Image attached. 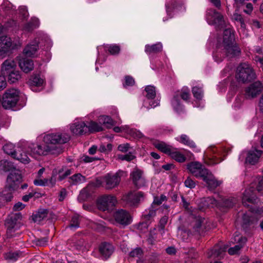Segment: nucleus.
<instances>
[{
    "instance_id": "21",
    "label": "nucleus",
    "mask_w": 263,
    "mask_h": 263,
    "mask_svg": "<svg viewBox=\"0 0 263 263\" xmlns=\"http://www.w3.org/2000/svg\"><path fill=\"white\" fill-rule=\"evenodd\" d=\"M224 46V52L227 57H233L237 55L240 52L239 48L233 44L231 43L223 44Z\"/></svg>"
},
{
    "instance_id": "53",
    "label": "nucleus",
    "mask_w": 263,
    "mask_h": 263,
    "mask_svg": "<svg viewBox=\"0 0 263 263\" xmlns=\"http://www.w3.org/2000/svg\"><path fill=\"white\" fill-rule=\"evenodd\" d=\"M69 227L73 230H74L79 227V220L78 216L74 215L72 217Z\"/></svg>"
},
{
    "instance_id": "45",
    "label": "nucleus",
    "mask_w": 263,
    "mask_h": 263,
    "mask_svg": "<svg viewBox=\"0 0 263 263\" xmlns=\"http://www.w3.org/2000/svg\"><path fill=\"white\" fill-rule=\"evenodd\" d=\"M178 236L183 241H186L189 239L192 232L186 229L179 228L178 230Z\"/></svg>"
},
{
    "instance_id": "30",
    "label": "nucleus",
    "mask_w": 263,
    "mask_h": 263,
    "mask_svg": "<svg viewBox=\"0 0 263 263\" xmlns=\"http://www.w3.org/2000/svg\"><path fill=\"white\" fill-rule=\"evenodd\" d=\"M234 40V35L233 30L228 28L224 29L223 35V44L231 43Z\"/></svg>"
},
{
    "instance_id": "39",
    "label": "nucleus",
    "mask_w": 263,
    "mask_h": 263,
    "mask_svg": "<svg viewBox=\"0 0 263 263\" xmlns=\"http://www.w3.org/2000/svg\"><path fill=\"white\" fill-rule=\"evenodd\" d=\"M3 149L6 154L11 156L13 158L15 155V152H17V149H15L14 145L11 143L5 144L3 147Z\"/></svg>"
},
{
    "instance_id": "34",
    "label": "nucleus",
    "mask_w": 263,
    "mask_h": 263,
    "mask_svg": "<svg viewBox=\"0 0 263 263\" xmlns=\"http://www.w3.org/2000/svg\"><path fill=\"white\" fill-rule=\"evenodd\" d=\"M98 121L100 124L105 125L108 128H111L116 124L115 122L110 117L107 116H100Z\"/></svg>"
},
{
    "instance_id": "18",
    "label": "nucleus",
    "mask_w": 263,
    "mask_h": 263,
    "mask_svg": "<svg viewBox=\"0 0 263 263\" xmlns=\"http://www.w3.org/2000/svg\"><path fill=\"white\" fill-rule=\"evenodd\" d=\"M227 249V247L226 246H215L208 253V257L209 258H222L223 257V255L226 252Z\"/></svg>"
},
{
    "instance_id": "1",
    "label": "nucleus",
    "mask_w": 263,
    "mask_h": 263,
    "mask_svg": "<svg viewBox=\"0 0 263 263\" xmlns=\"http://www.w3.org/2000/svg\"><path fill=\"white\" fill-rule=\"evenodd\" d=\"M187 169L196 178L202 179L210 190L215 189L221 183L216 180L209 170L198 162L189 163L187 165Z\"/></svg>"
},
{
    "instance_id": "58",
    "label": "nucleus",
    "mask_w": 263,
    "mask_h": 263,
    "mask_svg": "<svg viewBox=\"0 0 263 263\" xmlns=\"http://www.w3.org/2000/svg\"><path fill=\"white\" fill-rule=\"evenodd\" d=\"M233 19L235 21L239 22L240 23V25H241V27H242V28L245 27V24L244 22L243 18L242 16H241V15H240L237 13H235L233 14Z\"/></svg>"
},
{
    "instance_id": "44",
    "label": "nucleus",
    "mask_w": 263,
    "mask_h": 263,
    "mask_svg": "<svg viewBox=\"0 0 263 263\" xmlns=\"http://www.w3.org/2000/svg\"><path fill=\"white\" fill-rule=\"evenodd\" d=\"M172 158L179 162H183L185 161V157L179 152L172 149L169 155Z\"/></svg>"
},
{
    "instance_id": "15",
    "label": "nucleus",
    "mask_w": 263,
    "mask_h": 263,
    "mask_svg": "<svg viewBox=\"0 0 263 263\" xmlns=\"http://www.w3.org/2000/svg\"><path fill=\"white\" fill-rule=\"evenodd\" d=\"M130 177L134 184L138 188L145 186L146 181L141 171L135 169L130 174Z\"/></svg>"
},
{
    "instance_id": "31",
    "label": "nucleus",
    "mask_w": 263,
    "mask_h": 263,
    "mask_svg": "<svg viewBox=\"0 0 263 263\" xmlns=\"http://www.w3.org/2000/svg\"><path fill=\"white\" fill-rule=\"evenodd\" d=\"M162 49V45L161 43H157L152 45H146L145 46V52L148 54L160 52Z\"/></svg>"
},
{
    "instance_id": "20",
    "label": "nucleus",
    "mask_w": 263,
    "mask_h": 263,
    "mask_svg": "<svg viewBox=\"0 0 263 263\" xmlns=\"http://www.w3.org/2000/svg\"><path fill=\"white\" fill-rule=\"evenodd\" d=\"M114 247L109 243H101L99 247V251L102 256L105 259L109 258L114 252Z\"/></svg>"
},
{
    "instance_id": "8",
    "label": "nucleus",
    "mask_w": 263,
    "mask_h": 263,
    "mask_svg": "<svg viewBox=\"0 0 263 263\" xmlns=\"http://www.w3.org/2000/svg\"><path fill=\"white\" fill-rule=\"evenodd\" d=\"M21 46L19 42H12L11 38L7 36L0 37V55H3L10 50L17 49Z\"/></svg>"
},
{
    "instance_id": "49",
    "label": "nucleus",
    "mask_w": 263,
    "mask_h": 263,
    "mask_svg": "<svg viewBox=\"0 0 263 263\" xmlns=\"http://www.w3.org/2000/svg\"><path fill=\"white\" fill-rule=\"evenodd\" d=\"M180 142L191 147H195V143L186 135H182L180 137Z\"/></svg>"
},
{
    "instance_id": "63",
    "label": "nucleus",
    "mask_w": 263,
    "mask_h": 263,
    "mask_svg": "<svg viewBox=\"0 0 263 263\" xmlns=\"http://www.w3.org/2000/svg\"><path fill=\"white\" fill-rule=\"evenodd\" d=\"M258 184L256 186V190L261 193L263 194V177H259L257 179Z\"/></svg>"
},
{
    "instance_id": "10",
    "label": "nucleus",
    "mask_w": 263,
    "mask_h": 263,
    "mask_svg": "<svg viewBox=\"0 0 263 263\" xmlns=\"http://www.w3.org/2000/svg\"><path fill=\"white\" fill-rule=\"evenodd\" d=\"M263 89L262 83L257 81L250 84L245 90V97L247 99L256 98L259 95Z\"/></svg>"
},
{
    "instance_id": "3",
    "label": "nucleus",
    "mask_w": 263,
    "mask_h": 263,
    "mask_svg": "<svg viewBox=\"0 0 263 263\" xmlns=\"http://www.w3.org/2000/svg\"><path fill=\"white\" fill-rule=\"evenodd\" d=\"M235 77L239 82L248 83L257 79V75L248 63H240L237 67Z\"/></svg>"
},
{
    "instance_id": "28",
    "label": "nucleus",
    "mask_w": 263,
    "mask_h": 263,
    "mask_svg": "<svg viewBox=\"0 0 263 263\" xmlns=\"http://www.w3.org/2000/svg\"><path fill=\"white\" fill-rule=\"evenodd\" d=\"M156 210L157 208L152 205L149 209L146 210L143 215L144 221L147 223L153 221L154 217L156 216Z\"/></svg>"
},
{
    "instance_id": "6",
    "label": "nucleus",
    "mask_w": 263,
    "mask_h": 263,
    "mask_svg": "<svg viewBox=\"0 0 263 263\" xmlns=\"http://www.w3.org/2000/svg\"><path fill=\"white\" fill-rule=\"evenodd\" d=\"M18 100V91L9 89L6 91L3 97L2 104L5 109H10L15 106Z\"/></svg>"
},
{
    "instance_id": "19",
    "label": "nucleus",
    "mask_w": 263,
    "mask_h": 263,
    "mask_svg": "<svg viewBox=\"0 0 263 263\" xmlns=\"http://www.w3.org/2000/svg\"><path fill=\"white\" fill-rule=\"evenodd\" d=\"M262 152L260 150H257L255 148L249 151L248 156L246 158V162L251 164H255L256 163L259 158L261 157Z\"/></svg>"
},
{
    "instance_id": "37",
    "label": "nucleus",
    "mask_w": 263,
    "mask_h": 263,
    "mask_svg": "<svg viewBox=\"0 0 263 263\" xmlns=\"http://www.w3.org/2000/svg\"><path fill=\"white\" fill-rule=\"evenodd\" d=\"M155 147L160 151L168 155L173 149L172 147L169 145H167L163 142H160L155 144Z\"/></svg>"
},
{
    "instance_id": "24",
    "label": "nucleus",
    "mask_w": 263,
    "mask_h": 263,
    "mask_svg": "<svg viewBox=\"0 0 263 263\" xmlns=\"http://www.w3.org/2000/svg\"><path fill=\"white\" fill-rule=\"evenodd\" d=\"M204 220V218L200 217L196 218L192 222V226L193 229L192 233H198L200 234L203 232L204 230V227L203 226Z\"/></svg>"
},
{
    "instance_id": "29",
    "label": "nucleus",
    "mask_w": 263,
    "mask_h": 263,
    "mask_svg": "<svg viewBox=\"0 0 263 263\" xmlns=\"http://www.w3.org/2000/svg\"><path fill=\"white\" fill-rule=\"evenodd\" d=\"M39 48L38 44L36 42L28 45L24 49V53L27 57H32L34 55Z\"/></svg>"
},
{
    "instance_id": "14",
    "label": "nucleus",
    "mask_w": 263,
    "mask_h": 263,
    "mask_svg": "<svg viewBox=\"0 0 263 263\" xmlns=\"http://www.w3.org/2000/svg\"><path fill=\"white\" fill-rule=\"evenodd\" d=\"M233 239V242H236L238 244L228 249V253L230 255L237 254L239 251L245 246L247 241L246 237H242L237 233L235 234Z\"/></svg>"
},
{
    "instance_id": "40",
    "label": "nucleus",
    "mask_w": 263,
    "mask_h": 263,
    "mask_svg": "<svg viewBox=\"0 0 263 263\" xmlns=\"http://www.w3.org/2000/svg\"><path fill=\"white\" fill-rule=\"evenodd\" d=\"M220 201L221 202L222 206L230 208L232 207L236 203L237 200L233 197H229L221 198Z\"/></svg>"
},
{
    "instance_id": "7",
    "label": "nucleus",
    "mask_w": 263,
    "mask_h": 263,
    "mask_svg": "<svg viewBox=\"0 0 263 263\" xmlns=\"http://www.w3.org/2000/svg\"><path fill=\"white\" fill-rule=\"evenodd\" d=\"M125 172L118 171L115 174H107L103 177V184L106 189L110 190L117 186L121 180L120 177Z\"/></svg>"
},
{
    "instance_id": "5",
    "label": "nucleus",
    "mask_w": 263,
    "mask_h": 263,
    "mask_svg": "<svg viewBox=\"0 0 263 263\" xmlns=\"http://www.w3.org/2000/svg\"><path fill=\"white\" fill-rule=\"evenodd\" d=\"M11 169H9L10 171L6 181V189L9 191H14L18 186V184L22 180V174L19 170H17L14 167Z\"/></svg>"
},
{
    "instance_id": "27",
    "label": "nucleus",
    "mask_w": 263,
    "mask_h": 263,
    "mask_svg": "<svg viewBox=\"0 0 263 263\" xmlns=\"http://www.w3.org/2000/svg\"><path fill=\"white\" fill-rule=\"evenodd\" d=\"M19 66L25 73H28L32 70L34 64L32 60L28 59H23L19 62Z\"/></svg>"
},
{
    "instance_id": "43",
    "label": "nucleus",
    "mask_w": 263,
    "mask_h": 263,
    "mask_svg": "<svg viewBox=\"0 0 263 263\" xmlns=\"http://www.w3.org/2000/svg\"><path fill=\"white\" fill-rule=\"evenodd\" d=\"M220 200L217 201L212 197H208L203 199V203L204 206L213 208L217 206Z\"/></svg>"
},
{
    "instance_id": "4",
    "label": "nucleus",
    "mask_w": 263,
    "mask_h": 263,
    "mask_svg": "<svg viewBox=\"0 0 263 263\" xmlns=\"http://www.w3.org/2000/svg\"><path fill=\"white\" fill-rule=\"evenodd\" d=\"M205 18L208 23L214 26L216 30H221L227 27L223 15L217 10L209 8L206 11Z\"/></svg>"
},
{
    "instance_id": "22",
    "label": "nucleus",
    "mask_w": 263,
    "mask_h": 263,
    "mask_svg": "<svg viewBox=\"0 0 263 263\" xmlns=\"http://www.w3.org/2000/svg\"><path fill=\"white\" fill-rule=\"evenodd\" d=\"M16 63L13 60H7L4 62L2 66V74L6 77L8 73L15 69Z\"/></svg>"
},
{
    "instance_id": "2",
    "label": "nucleus",
    "mask_w": 263,
    "mask_h": 263,
    "mask_svg": "<svg viewBox=\"0 0 263 263\" xmlns=\"http://www.w3.org/2000/svg\"><path fill=\"white\" fill-rule=\"evenodd\" d=\"M70 136L66 134H49L44 136L43 141L51 149V154L58 155L63 152L61 144L68 142Z\"/></svg>"
},
{
    "instance_id": "41",
    "label": "nucleus",
    "mask_w": 263,
    "mask_h": 263,
    "mask_svg": "<svg viewBox=\"0 0 263 263\" xmlns=\"http://www.w3.org/2000/svg\"><path fill=\"white\" fill-rule=\"evenodd\" d=\"M57 172L59 175V179L60 181L64 179L72 173L71 170L66 167H62L57 171Z\"/></svg>"
},
{
    "instance_id": "55",
    "label": "nucleus",
    "mask_w": 263,
    "mask_h": 263,
    "mask_svg": "<svg viewBox=\"0 0 263 263\" xmlns=\"http://www.w3.org/2000/svg\"><path fill=\"white\" fill-rule=\"evenodd\" d=\"M167 220H168L167 216H164L160 219V220L159 221L158 229L161 234L164 233V229L165 228V225L167 223Z\"/></svg>"
},
{
    "instance_id": "26",
    "label": "nucleus",
    "mask_w": 263,
    "mask_h": 263,
    "mask_svg": "<svg viewBox=\"0 0 263 263\" xmlns=\"http://www.w3.org/2000/svg\"><path fill=\"white\" fill-rule=\"evenodd\" d=\"M13 158L18 160L22 163L27 164L30 162V159L28 155L22 148L18 147L17 152H15Z\"/></svg>"
},
{
    "instance_id": "50",
    "label": "nucleus",
    "mask_w": 263,
    "mask_h": 263,
    "mask_svg": "<svg viewBox=\"0 0 263 263\" xmlns=\"http://www.w3.org/2000/svg\"><path fill=\"white\" fill-rule=\"evenodd\" d=\"M39 25V20L38 18H34L31 20V21L28 23L25 28L28 31H31L34 28L37 27Z\"/></svg>"
},
{
    "instance_id": "46",
    "label": "nucleus",
    "mask_w": 263,
    "mask_h": 263,
    "mask_svg": "<svg viewBox=\"0 0 263 263\" xmlns=\"http://www.w3.org/2000/svg\"><path fill=\"white\" fill-rule=\"evenodd\" d=\"M145 90L146 92L145 96L147 99L153 100L155 98L156 93L154 86L151 85L147 86L145 88Z\"/></svg>"
},
{
    "instance_id": "17",
    "label": "nucleus",
    "mask_w": 263,
    "mask_h": 263,
    "mask_svg": "<svg viewBox=\"0 0 263 263\" xmlns=\"http://www.w3.org/2000/svg\"><path fill=\"white\" fill-rule=\"evenodd\" d=\"M71 132L76 135H81L86 133L87 126L84 122H76L70 125Z\"/></svg>"
},
{
    "instance_id": "57",
    "label": "nucleus",
    "mask_w": 263,
    "mask_h": 263,
    "mask_svg": "<svg viewBox=\"0 0 263 263\" xmlns=\"http://www.w3.org/2000/svg\"><path fill=\"white\" fill-rule=\"evenodd\" d=\"M118 158L121 160H125L129 162L135 158V156L132 155L131 153H129L126 155H118Z\"/></svg>"
},
{
    "instance_id": "13",
    "label": "nucleus",
    "mask_w": 263,
    "mask_h": 263,
    "mask_svg": "<svg viewBox=\"0 0 263 263\" xmlns=\"http://www.w3.org/2000/svg\"><path fill=\"white\" fill-rule=\"evenodd\" d=\"M143 199V194L141 192H129L123 197V200L132 206L137 205Z\"/></svg>"
},
{
    "instance_id": "64",
    "label": "nucleus",
    "mask_w": 263,
    "mask_h": 263,
    "mask_svg": "<svg viewBox=\"0 0 263 263\" xmlns=\"http://www.w3.org/2000/svg\"><path fill=\"white\" fill-rule=\"evenodd\" d=\"M48 238L47 237H43L35 239V243L39 246H45L47 244Z\"/></svg>"
},
{
    "instance_id": "35",
    "label": "nucleus",
    "mask_w": 263,
    "mask_h": 263,
    "mask_svg": "<svg viewBox=\"0 0 263 263\" xmlns=\"http://www.w3.org/2000/svg\"><path fill=\"white\" fill-rule=\"evenodd\" d=\"M6 76L8 77V82L11 83H15L21 79V72L15 69L8 73Z\"/></svg>"
},
{
    "instance_id": "42",
    "label": "nucleus",
    "mask_w": 263,
    "mask_h": 263,
    "mask_svg": "<svg viewBox=\"0 0 263 263\" xmlns=\"http://www.w3.org/2000/svg\"><path fill=\"white\" fill-rule=\"evenodd\" d=\"M44 80L40 75L35 74L29 80V83L31 85L35 86H40L43 85Z\"/></svg>"
},
{
    "instance_id": "9",
    "label": "nucleus",
    "mask_w": 263,
    "mask_h": 263,
    "mask_svg": "<svg viewBox=\"0 0 263 263\" xmlns=\"http://www.w3.org/2000/svg\"><path fill=\"white\" fill-rule=\"evenodd\" d=\"M116 197L110 195H105L100 197L98 200L100 210L105 211L112 209L117 203Z\"/></svg>"
},
{
    "instance_id": "23",
    "label": "nucleus",
    "mask_w": 263,
    "mask_h": 263,
    "mask_svg": "<svg viewBox=\"0 0 263 263\" xmlns=\"http://www.w3.org/2000/svg\"><path fill=\"white\" fill-rule=\"evenodd\" d=\"M171 104L174 110L177 113L183 111L184 107L181 102L179 94L174 93L171 101Z\"/></svg>"
},
{
    "instance_id": "52",
    "label": "nucleus",
    "mask_w": 263,
    "mask_h": 263,
    "mask_svg": "<svg viewBox=\"0 0 263 263\" xmlns=\"http://www.w3.org/2000/svg\"><path fill=\"white\" fill-rule=\"evenodd\" d=\"M106 48L108 52L112 55L118 54L120 51V46L115 44L108 45Z\"/></svg>"
},
{
    "instance_id": "32",
    "label": "nucleus",
    "mask_w": 263,
    "mask_h": 263,
    "mask_svg": "<svg viewBox=\"0 0 263 263\" xmlns=\"http://www.w3.org/2000/svg\"><path fill=\"white\" fill-rule=\"evenodd\" d=\"M47 210L41 209L32 216V220L35 222H40L47 217Z\"/></svg>"
},
{
    "instance_id": "36",
    "label": "nucleus",
    "mask_w": 263,
    "mask_h": 263,
    "mask_svg": "<svg viewBox=\"0 0 263 263\" xmlns=\"http://www.w3.org/2000/svg\"><path fill=\"white\" fill-rule=\"evenodd\" d=\"M175 94H179V97L185 101H188L190 98V90L187 87H183L180 90L177 91Z\"/></svg>"
},
{
    "instance_id": "33",
    "label": "nucleus",
    "mask_w": 263,
    "mask_h": 263,
    "mask_svg": "<svg viewBox=\"0 0 263 263\" xmlns=\"http://www.w3.org/2000/svg\"><path fill=\"white\" fill-rule=\"evenodd\" d=\"M85 180V177L80 173L76 174L69 178V182L73 185L80 184Z\"/></svg>"
},
{
    "instance_id": "48",
    "label": "nucleus",
    "mask_w": 263,
    "mask_h": 263,
    "mask_svg": "<svg viewBox=\"0 0 263 263\" xmlns=\"http://www.w3.org/2000/svg\"><path fill=\"white\" fill-rule=\"evenodd\" d=\"M143 254V251L142 249L140 247H137L134 249H133L129 253V256L132 257H138L139 258V260H137L138 262L139 260L142 261L140 259V257L142 256Z\"/></svg>"
},
{
    "instance_id": "62",
    "label": "nucleus",
    "mask_w": 263,
    "mask_h": 263,
    "mask_svg": "<svg viewBox=\"0 0 263 263\" xmlns=\"http://www.w3.org/2000/svg\"><path fill=\"white\" fill-rule=\"evenodd\" d=\"M58 175V172L57 170H54L52 171V176L51 178L48 180V183L49 184L50 186L52 187L54 185L56 182V176Z\"/></svg>"
},
{
    "instance_id": "51",
    "label": "nucleus",
    "mask_w": 263,
    "mask_h": 263,
    "mask_svg": "<svg viewBox=\"0 0 263 263\" xmlns=\"http://www.w3.org/2000/svg\"><path fill=\"white\" fill-rule=\"evenodd\" d=\"M87 129L91 132H101L103 130V128L101 125H100L99 124L95 122H90L88 126H87Z\"/></svg>"
},
{
    "instance_id": "38",
    "label": "nucleus",
    "mask_w": 263,
    "mask_h": 263,
    "mask_svg": "<svg viewBox=\"0 0 263 263\" xmlns=\"http://www.w3.org/2000/svg\"><path fill=\"white\" fill-rule=\"evenodd\" d=\"M90 187L88 185L84 188L78 196V200L80 201H83L87 200L90 196L93 191H90Z\"/></svg>"
},
{
    "instance_id": "12",
    "label": "nucleus",
    "mask_w": 263,
    "mask_h": 263,
    "mask_svg": "<svg viewBox=\"0 0 263 263\" xmlns=\"http://www.w3.org/2000/svg\"><path fill=\"white\" fill-rule=\"evenodd\" d=\"M255 185L252 183L251 186L246 189L243 194L242 202L244 206L249 207L250 204H255L257 202L258 199L254 194Z\"/></svg>"
},
{
    "instance_id": "59",
    "label": "nucleus",
    "mask_w": 263,
    "mask_h": 263,
    "mask_svg": "<svg viewBox=\"0 0 263 263\" xmlns=\"http://www.w3.org/2000/svg\"><path fill=\"white\" fill-rule=\"evenodd\" d=\"M166 199V197L164 195H161L160 197V198H158V197H156L155 198L154 200V201L152 203V205H153L154 206H155V205H159L160 204H161L162 203V202L165 200Z\"/></svg>"
},
{
    "instance_id": "16",
    "label": "nucleus",
    "mask_w": 263,
    "mask_h": 263,
    "mask_svg": "<svg viewBox=\"0 0 263 263\" xmlns=\"http://www.w3.org/2000/svg\"><path fill=\"white\" fill-rule=\"evenodd\" d=\"M22 218L20 213L11 214L6 220V225L7 227V231L11 232L15 229L17 221Z\"/></svg>"
},
{
    "instance_id": "25",
    "label": "nucleus",
    "mask_w": 263,
    "mask_h": 263,
    "mask_svg": "<svg viewBox=\"0 0 263 263\" xmlns=\"http://www.w3.org/2000/svg\"><path fill=\"white\" fill-rule=\"evenodd\" d=\"M251 212L252 213L251 215L249 214H244L242 217L243 222L245 224H249L252 222V218L255 216L256 215H260L263 213V207L260 208H251Z\"/></svg>"
},
{
    "instance_id": "54",
    "label": "nucleus",
    "mask_w": 263,
    "mask_h": 263,
    "mask_svg": "<svg viewBox=\"0 0 263 263\" xmlns=\"http://www.w3.org/2000/svg\"><path fill=\"white\" fill-rule=\"evenodd\" d=\"M39 148V155H45L48 153L51 154V149L45 143L43 145H38Z\"/></svg>"
},
{
    "instance_id": "60",
    "label": "nucleus",
    "mask_w": 263,
    "mask_h": 263,
    "mask_svg": "<svg viewBox=\"0 0 263 263\" xmlns=\"http://www.w3.org/2000/svg\"><path fill=\"white\" fill-rule=\"evenodd\" d=\"M184 185L186 187L190 189L194 188L196 186V182L190 177H187L184 181Z\"/></svg>"
},
{
    "instance_id": "11",
    "label": "nucleus",
    "mask_w": 263,
    "mask_h": 263,
    "mask_svg": "<svg viewBox=\"0 0 263 263\" xmlns=\"http://www.w3.org/2000/svg\"><path fill=\"white\" fill-rule=\"evenodd\" d=\"M114 217L117 223L123 226H128L132 222V217L129 213L123 209L115 212Z\"/></svg>"
},
{
    "instance_id": "56",
    "label": "nucleus",
    "mask_w": 263,
    "mask_h": 263,
    "mask_svg": "<svg viewBox=\"0 0 263 263\" xmlns=\"http://www.w3.org/2000/svg\"><path fill=\"white\" fill-rule=\"evenodd\" d=\"M112 148V145L110 143H108L106 145H105L104 144H101L99 148V151L101 153L108 154L111 152Z\"/></svg>"
},
{
    "instance_id": "61",
    "label": "nucleus",
    "mask_w": 263,
    "mask_h": 263,
    "mask_svg": "<svg viewBox=\"0 0 263 263\" xmlns=\"http://www.w3.org/2000/svg\"><path fill=\"white\" fill-rule=\"evenodd\" d=\"M155 229H154V230L150 231L148 237L147 239V241L149 244L153 245L156 241V236L155 233Z\"/></svg>"
},
{
    "instance_id": "47",
    "label": "nucleus",
    "mask_w": 263,
    "mask_h": 263,
    "mask_svg": "<svg viewBox=\"0 0 263 263\" xmlns=\"http://www.w3.org/2000/svg\"><path fill=\"white\" fill-rule=\"evenodd\" d=\"M194 97L198 99L201 100L203 97V91L202 87L195 86L192 89Z\"/></svg>"
}]
</instances>
